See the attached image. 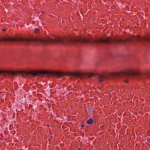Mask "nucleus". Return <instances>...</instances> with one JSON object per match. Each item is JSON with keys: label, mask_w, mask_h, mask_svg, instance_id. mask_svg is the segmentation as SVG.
I'll use <instances>...</instances> for the list:
<instances>
[{"label": "nucleus", "mask_w": 150, "mask_h": 150, "mask_svg": "<svg viewBox=\"0 0 150 150\" xmlns=\"http://www.w3.org/2000/svg\"><path fill=\"white\" fill-rule=\"evenodd\" d=\"M82 127H83V125H82Z\"/></svg>", "instance_id": "obj_9"}, {"label": "nucleus", "mask_w": 150, "mask_h": 150, "mask_svg": "<svg viewBox=\"0 0 150 150\" xmlns=\"http://www.w3.org/2000/svg\"><path fill=\"white\" fill-rule=\"evenodd\" d=\"M2 41L5 42H18L19 43H23L26 45H29L33 43L43 45L48 44V38L44 39L40 38H11L8 36L2 39H0V42Z\"/></svg>", "instance_id": "obj_3"}, {"label": "nucleus", "mask_w": 150, "mask_h": 150, "mask_svg": "<svg viewBox=\"0 0 150 150\" xmlns=\"http://www.w3.org/2000/svg\"><path fill=\"white\" fill-rule=\"evenodd\" d=\"M93 120L92 119L90 118L87 121L86 123L88 124L89 125L92 124L93 123Z\"/></svg>", "instance_id": "obj_4"}, {"label": "nucleus", "mask_w": 150, "mask_h": 150, "mask_svg": "<svg viewBox=\"0 0 150 150\" xmlns=\"http://www.w3.org/2000/svg\"><path fill=\"white\" fill-rule=\"evenodd\" d=\"M39 74H46L52 76L55 78H62L64 76H69L71 79H79L84 80L91 78L96 75L92 73H82L81 72L65 73L62 71H40L27 72L24 71L16 72L0 70V76H21L22 77L32 75L34 76Z\"/></svg>", "instance_id": "obj_1"}, {"label": "nucleus", "mask_w": 150, "mask_h": 150, "mask_svg": "<svg viewBox=\"0 0 150 150\" xmlns=\"http://www.w3.org/2000/svg\"><path fill=\"white\" fill-rule=\"evenodd\" d=\"M34 30L35 32L36 33H38L39 32V30L38 28H35Z\"/></svg>", "instance_id": "obj_5"}, {"label": "nucleus", "mask_w": 150, "mask_h": 150, "mask_svg": "<svg viewBox=\"0 0 150 150\" xmlns=\"http://www.w3.org/2000/svg\"><path fill=\"white\" fill-rule=\"evenodd\" d=\"M77 150H82V149H81V148H79Z\"/></svg>", "instance_id": "obj_7"}, {"label": "nucleus", "mask_w": 150, "mask_h": 150, "mask_svg": "<svg viewBox=\"0 0 150 150\" xmlns=\"http://www.w3.org/2000/svg\"><path fill=\"white\" fill-rule=\"evenodd\" d=\"M6 30V29H4L2 30V31H5Z\"/></svg>", "instance_id": "obj_6"}, {"label": "nucleus", "mask_w": 150, "mask_h": 150, "mask_svg": "<svg viewBox=\"0 0 150 150\" xmlns=\"http://www.w3.org/2000/svg\"><path fill=\"white\" fill-rule=\"evenodd\" d=\"M40 13V15H41L42 14V12H41Z\"/></svg>", "instance_id": "obj_8"}, {"label": "nucleus", "mask_w": 150, "mask_h": 150, "mask_svg": "<svg viewBox=\"0 0 150 150\" xmlns=\"http://www.w3.org/2000/svg\"><path fill=\"white\" fill-rule=\"evenodd\" d=\"M97 76L100 83L106 79L115 80L121 79L124 82L127 83L131 77L140 79H150V71H145L141 73L138 71L129 70L123 72L107 73L104 74H98Z\"/></svg>", "instance_id": "obj_2"}]
</instances>
